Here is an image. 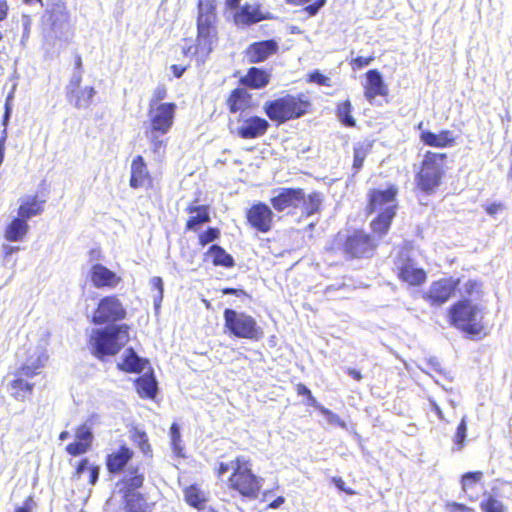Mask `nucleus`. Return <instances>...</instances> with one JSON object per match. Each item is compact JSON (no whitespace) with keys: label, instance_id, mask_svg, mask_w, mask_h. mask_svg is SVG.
I'll return each instance as SVG.
<instances>
[{"label":"nucleus","instance_id":"nucleus-1","mask_svg":"<svg viewBox=\"0 0 512 512\" xmlns=\"http://www.w3.org/2000/svg\"><path fill=\"white\" fill-rule=\"evenodd\" d=\"M134 455V450L126 443H122L105 455L104 464L109 475L123 474V477L118 481V485L120 486L125 512H149L142 505L145 502L144 495L137 492L144 486L145 474L139 465L128 467Z\"/></svg>","mask_w":512,"mask_h":512},{"label":"nucleus","instance_id":"nucleus-2","mask_svg":"<svg viewBox=\"0 0 512 512\" xmlns=\"http://www.w3.org/2000/svg\"><path fill=\"white\" fill-rule=\"evenodd\" d=\"M482 295V283L469 279L463 285V297L452 303L446 312L450 326L469 338L486 335L483 308L473 302L480 299Z\"/></svg>","mask_w":512,"mask_h":512},{"label":"nucleus","instance_id":"nucleus-3","mask_svg":"<svg viewBox=\"0 0 512 512\" xmlns=\"http://www.w3.org/2000/svg\"><path fill=\"white\" fill-rule=\"evenodd\" d=\"M218 22L216 0H197L195 43L183 46L182 54L205 62L218 42Z\"/></svg>","mask_w":512,"mask_h":512},{"label":"nucleus","instance_id":"nucleus-4","mask_svg":"<svg viewBox=\"0 0 512 512\" xmlns=\"http://www.w3.org/2000/svg\"><path fill=\"white\" fill-rule=\"evenodd\" d=\"M398 192V187L395 184H390L385 189L372 188L367 193L365 211L367 214L376 213L369 226L373 235L378 239L389 233L397 215Z\"/></svg>","mask_w":512,"mask_h":512},{"label":"nucleus","instance_id":"nucleus-5","mask_svg":"<svg viewBox=\"0 0 512 512\" xmlns=\"http://www.w3.org/2000/svg\"><path fill=\"white\" fill-rule=\"evenodd\" d=\"M263 112L276 126L289 121L297 120L312 110V101L306 93H285L276 98L267 100L263 104Z\"/></svg>","mask_w":512,"mask_h":512},{"label":"nucleus","instance_id":"nucleus-6","mask_svg":"<svg viewBox=\"0 0 512 512\" xmlns=\"http://www.w3.org/2000/svg\"><path fill=\"white\" fill-rule=\"evenodd\" d=\"M230 467L231 473L226 484L229 492L245 501L258 499L263 486V478L253 471L251 460L237 456L230 462Z\"/></svg>","mask_w":512,"mask_h":512},{"label":"nucleus","instance_id":"nucleus-7","mask_svg":"<svg viewBox=\"0 0 512 512\" xmlns=\"http://www.w3.org/2000/svg\"><path fill=\"white\" fill-rule=\"evenodd\" d=\"M129 331L125 323L92 330L88 338L91 353L98 359L116 355L128 343Z\"/></svg>","mask_w":512,"mask_h":512},{"label":"nucleus","instance_id":"nucleus-8","mask_svg":"<svg viewBox=\"0 0 512 512\" xmlns=\"http://www.w3.org/2000/svg\"><path fill=\"white\" fill-rule=\"evenodd\" d=\"M447 154L426 151L415 173V187L420 192L431 195L442 185L446 175Z\"/></svg>","mask_w":512,"mask_h":512},{"label":"nucleus","instance_id":"nucleus-9","mask_svg":"<svg viewBox=\"0 0 512 512\" xmlns=\"http://www.w3.org/2000/svg\"><path fill=\"white\" fill-rule=\"evenodd\" d=\"M43 368L44 359L41 355L28 357L25 363L10 374L11 379L8 384L10 396L21 402L30 399L35 388L32 380L42 373Z\"/></svg>","mask_w":512,"mask_h":512},{"label":"nucleus","instance_id":"nucleus-10","mask_svg":"<svg viewBox=\"0 0 512 512\" xmlns=\"http://www.w3.org/2000/svg\"><path fill=\"white\" fill-rule=\"evenodd\" d=\"M223 317L225 331L236 338L260 341L264 337V331L257 320L245 312L226 308Z\"/></svg>","mask_w":512,"mask_h":512},{"label":"nucleus","instance_id":"nucleus-11","mask_svg":"<svg viewBox=\"0 0 512 512\" xmlns=\"http://www.w3.org/2000/svg\"><path fill=\"white\" fill-rule=\"evenodd\" d=\"M376 236L363 229H354L348 234L342 244L341 251L349 260L372 258L377 250Z\"/></svg>","mask_w":512,"mask_h":512},{"label":"nucleus","instance_id":"nucleus-12","mask_svg":"<svg viewBox=\"0 0 512 512\" xmlns=\"http://www.w3.org/2000/svg\"><path fill=\"white\" fill-rule=\"evenodd\" d=\"M127 317V309L117 294H109L100 298L90 322L94 325L113 324Z\"/></svg>","mask_w":512,"mask_h":512},{"label":"nucleus","instance_id":"nucleus-13","mask_svg":"<svg viewBox=\"0 0 512 512\" xmlns=\"http://www.w3.org/2000/svg\"><path fill=\"white\" fill-rule=\"evenodd\" d=\"M459 285V278L444 277L434 280L430 284L429 288L422 293V298L430 306L440 307L455 295Z\"/></svg>","mask_w":512,"mask_h":512},{"label":"nucleus","instance_id":"nucleus-14","mask_svg":"<svg viewBox=\"0 0 512 512\" xmlns=\"http://www.w3.org/2000/svg\"><path fill=\"white\" fill-rule=\"evenodd\" d=\"M177 105L174 102H165L157 106L149 104V129L147 133L167 134L174 124Z\"/></svg>","mask_w":512,"mask_h":512},{"label":"nucleus","instance_id":"nucleus-15","mask_svg":"<svg viewBox=\"0 0 512 512\" xmlns=\"http://www.w3.org/2000/svg\"><path fill=\"white\" fill-rule=\"evenodd\" d=\"M247 224L257 232L268 233L274 225V213L264 202L252 204L245 213Z\"/></svg>","mask_w":512,"mask_h":512},{"label":"nucleus","instance_id":"nucleus-16","mask_svg":"<svg viewBox=\"0 0 512 512\" xmlns=\"http://www.w3.org/2000/svg\"><path fill=\"white\" fill-rule=\"evenodd\" d=\"M398 279L411 287H420L427 281V272L417 267L415 261L408 257H398L396 265Z\"/></svg>","mask_w":512,"mask_h":512},{"label":"nucleus","instance_id":"nucleus-17","mask_svg":"<svg viewBox=\"0 0 512 512\" xmlns=\"http://www.w3.org/2000/svg\"><path fill=\"white\" fill-rule=\"evenodd\" d=\"M269 119L259 115H252L243 118L240 125L236 128L235 134L246 140L257 139L263 137L270 128Z\"/></svg>","mask_w":512,"mask_h":512},{"label":"nucleus","instance_id":"nucleus-18","mask_svg":"<svg viewBox=\"0 0 512 512\" xmlns=\"http://www.w3.org/2000/svg\"><path fill=\"white\" fill-rule=\"evenodd\" d=\"M301 200H303V188L283 187L271 197L270 203L275 211L284 212L298 209Z\"/></svg>","mask_w":512,"mask_h":512},{"label":"nucleus","instance_id":"nucleus-19","mask_svg":"<svg viewBox=\"0 0 512 512\" xmlns=\"http://www.w3.org/2000/svg\"><path fill=\"white\" fill-rule=\"evenodd\" d=\"M422 127L423 122H420L417 125V129L420 130L419 140L423 145L433 148H449L456 144L457 136L454 135L453 131L443 129L435 133L422 129Z\"/></svg>","mask_w":512,"mask_h":512},{"label":"nucleus","instance_id":"nucleus-20","mask_svg":"<svg viewBox=\"0 0 512 512\" xmlns=\"http://www.w3.org/2000/svg\"><path fill=\"white\" fill-rule=\"evenodd\" d=\"M279 50L278 43L274 39L251 43L245 50V57L249 63H261Z\"/></svg>","mask_w":512,"mask_h":512},{"label":"nucleus","instance_id":"nucleus-21","mask_svg":"<svg viewBox=\"0 0 512 512\" xmlns=\"http://www.w3.org/2000/svg\"><path fill=\"white\" fill-rule=\"evenodd\" d=\"M225 104L232 114L243 113L254 108L253 96L245 87L233 89L227 96Z\"/></svg>","mask_w":512,"mask_h":512},{"label":"nucleus","instance_id":"nucleus-22","mask_svg":"<svg viewBox=\"0 0 512 512\" xmlns=\"http://www.w3.org/2000/svg\"><path fill=\"white\" fill-rule=\"evenodd\" d=\"M90 280L95 288L114 289L121 283L122 278L106 266L94 264L90 270Z\"/></svg>","mask_w":512,"mask_h":512},{"label":"nucleus","instance_id":"nucleus-23","mask_svg":"<svg viewBox=\"0 0 512 512\" xmlns=\"http://www.w3.org/2000/svg\"><path fill=\"white\" fill-rule=\"evenodd\" d=\"M94 435L91 428L85 424L76 428L75 440L69 443L65 450L66 452L75 457L87 453L93 444Z\"/></svg>","mask_w":512,"mask_h":512},{"label":"nucleus","instance_id":"nucleus-24","mask_svg":"<svg viewBox=\"0 0 512 512\" xmlns=\"http://www.w3.org/2000/svg\"><path fill=\"white\" fill-rule=\"evenodd\" d=\"M365 77L363 92L367 101L372 102L378 96L386 97L388 95L387 85L377 69L368 70Z\"/></svg>","mask_w":512,"mask_h":512},{"label":"nucleus","instance_id":"nucleus-25","mask_svg":"<svg viewBox=\"0 0 512 512\" xmlns=\"http://www.w3.org/2000/svg\"><path fill=\"white\" fill-rule=\"evenodd\" d=\"M153 178L148 170L147 164L141 155H137L131 162L129 185L133 189L148 186L151 187Z\"/></svg>","mask_w":512,"mask_h":512},{"label":"nucleus","instance_id":"nucleus-26","mask_svg":"<svg viewBox=\"0 0 512 512\" xmlns=\"http://www.w3.org/2000/svg\"><path fill=\"white\" fill-rule=\"evenodd\" d=\"M81 77L76 76L71 79L67 86V96L77 108H84L90 105L95 94L93 87H80Z\"/></svg>","mask_w":512,"mask_h":512},{"label":"nucleus","instance_id":"nucleus-27","mask_svg":"<svg viewBox=\"0 0 512 512\" xmlns=\"http://www.w3.org/2000/svg\"><path fill=\"white\" fill-rule=\"evenodd\" d=\"M69 12L64 0H49L42 16L43 21L54 28L63 22H66Z\"/></svg>","mask_w":512,"mask_h":512},{"label":"nucleus","instance_id":"nucleus-28","mask_svg":"<svg viewBox=\"0 0 512 512\" xmlns=\"http://www.w3.org/2000/svg\"><path fill=\"white\" fill-rule=\"evenodd\" d=\"M260 5L244 4L233 15V19L238 26H250L267 19Z\"/></svg>","mask_w":512,"mask_h":512},{"label":"nucleus","instance_id":"nucleus-29","mask_svg":"<svg viewBox=\"0 0 512 512\" xmlns=\"http://www.w3.org/2000/svg\"><path fill=\"white\" fill-rule=\"evenodd\" d=\"M271 80V74L258 67H250L246 74L240 78V84L249 89L259 90L265 88Z\"/></svg>","mask_w":512,"mask_h":512},{"label":"nucleus","instance_id":"nucleus-30","mask_svg":"<svg viewBox=\"0 0 512 512\" xmlns=\"http://www.w3.org/2000/svg\"><path fill=\"white\" fill-rule=\"evenodd\" d=\"M186 212L190 214L185 222V230L196 232L199 226L210 222V209L208 205H188Z\"/></svg>","mask_w":512,"mask_h":512},{"label":"nucleus","instance_id":"nucleus-31","mask_svg":"<svg viewBox=\"0 0 512 512\" xmlns=\"http://www.w3.org/2000/svg\"><path fill=\"white\" fill-rule=\"evenodd\" d=\"M483 479V472L473 471L467 472L461 476V488L467 498L475 502L479 499V488H483L481 481Z\"/></svg>","mask_w":512,"mask_h":512},{"label":"nucleus","instance_id":"nucleus-32","mask_svg":"<svg viewBox=\"0 0 512 512\" xmlns=\"http://www.w3.org/2000/svg\"><path fill=\"white\" fill-rule=\"evenodd\" d=\"M204 260H209L214 266L232 268L235 260L222 246L212 244L204 253Z\"/></svg>","mask_w":512,"mask_h":512},{"label":"nucleus","instance_id":"nucleus-33","mask_svg":"<svg viewBox=\"0 0 512 512\" xmlns=\"http://www.w3.org/2000/svg\"><path fill=\"white\" fill-rule=\"evenodd\" d=\"M134 386L139 397L142 399H154L158 392V384L153 372L145 373L138 377Z\"/></svg>","mask_w":512,"mask_h":512},{"label":"nucleus","instance_id":"nucleus-34","mask_svg":"<svg viewBox=\"0 0 512 512\" xmlns=\"http://www.w3.org/2000/svg\"><path fill=\"white\" fill-rule=\"evenodd\" d=\"M28 231L29 225L27 220L18 215L6 226L4 237L8 241L17 242L23 240Z\"/></svg>","mask_w":512,"mask_h":512},{"label":"nucleus","instance_id":"nucleus-35","mask_svg":"<svg viewBox=\"0 0 512 512\" xmlns=\"http://www.w3.org/2000/svg\"><path fill=\"white\" fill-rule=\"evenodd\" d=\"M146 362V360L136 354L133 348H128L124 353L122 361L117 364V368L126 373H140Z\"/></svg>","mask_w":512,"mask_h":512},{"label":"nucleus","instance_id":"nucleus-36","mask_svg":"<svg viewBox=\"0 0 512 512\" xmlns=\"http://www.w3.org/2000/svg\"><path fill=\"white\" fill-rule=\"evenodd\" d=\"M184 501L194 509H199L208 503L207 493L198 484H191L183 489Z\"/></svg>","mask_w":512,"mask_h":512},{"label":"nucleus","instance_id":"nucleus-37","mask_svg":"<svg viewBox=\"0 0 512 512\" xmlns=\"http://www.w3.org/2000/svg\"><path fill=\"white\" fill-rule=\"evenodd\" d=\"M44 203L45 200L39 199L36 195L27 197L21 202L18 208V215L28 221L31 217L43 212Z\"/></svg>","mask_w":512,"mask_h":512},{"label":"nucleus","instance_id":"nucleus-38","mask_svg":"<svg viewBox=\"0 0 512 512\" xmlns=\"http://www.w3.org/2000/svg\"><path fill=\"white\" fill-rule=\"evenodd\" d=\"M84 472H88V484L94 486L99 479L100 466L91 464L88 458H82L74 469L73 479L80 480Z\"/></svg>","mask_w":512,"mask_h":512},{"label":"nucleus","instance_id":"nucleus-39","mask_svg":"<svg viewBox=\"0 0 512 512\" xmlns=\"http://www.w3.org/2000/svg\"><path fill=\"white\" fill-rule=\"evenodd\" d=\"M373 143L372 140H365L353 146V175H356L363 168L365 159L373 148Z\"/></svg>","mask_w":512,"mask_h":512},{"label":"nucleus","instance_id":"nucleus-40","mask_svg":"<svg viewBox=\"0 0 512 512\" xmlns=\"http://www.w3.org/2000/svg\"><path fill=\"white\" fill-rule=\"evenodd\" d=\"M130 440L139 449L144 457H153V448L149 441V437L144 430H140L137 427H132L130 429Z\"/></svg>","mask_w":512,"mask_h":512},{"label":"nucleus","instance_id":"nucleus-41","mask_svg":"<svg viewBox=\"0 0 512 512\" xmlns=\"http://www.w3.org/2000/svg\"><path fill=\"white\" fill-rule=\"evenodd\" d=\"M322 195L318 191H313L309 194H305L303 190V200L300 202L302 212L305 216L309 217L318 213L321 209Z\"/></svg>","mask_w":512,"mask_h":512},{"label":"nucleus","instance_id":"nucleus-42","mask_svg":"<svg viewBox=\"0 0 512 512\" xmlns=\"http://www.w3.org/2000/svg\"><path fill=\"white\" fill-rule=\"evenodd\" d=\"M353 106L349 99L337 103L335 113L340 123L345 127H355L356 120L352 116Z\"/></svg>","mask_w":512,"mask_h":512},{"label":"nucleus","instance_id":"nucleus-43","mask_svg":"<svg viewBox=\"0 0 512 512\" xmlns=\"http://www.w3.org/2000/svg\"><path fill=\"white\" fill-rule=\"evenodd\" d=\"M480 508L483 512H507L506 506L491 494L481 501Z\"/></svg>","mask_w":512,"mask_h":512},{"label":"nucleus","instance_id":"nucleus-44","mask_svg":"<svg viewBox=\"0 0 512 512\" xmlns=\"http://www.w3.org/2000/svg\"><path fill=\"white\" fill-rule=\"evenodd\" d=\"M221 231L218 227H208L206 230L198 234V245L205 247L220 238Z\"/></svg>","mask_w":512,"mask_h":512},{"label":"nucleus","instance_id":"nucleus-45","mask_svg":"<svg viewBox=\"0 0 512 512\" xmlns=\"http://www.w3.org/2000/svg\"><path fill=\"white\" fill-rule=\"evenodd\" d=\"M316 409L326 418L328 423L335 426H339L341 428H345V422L336 413L332 412L331 410L325 408L322 405L316 406Z\"/></svg>","mask_w":512,"mask_h":512},{"label":"nucleus","instance_id":"nucleus-46","mask_svg":"<svg viewBox=\"0 0 512 512\" xmlns=\"http://www.w3.org/2000/svg\"><path fill=\"white\" fill-rule=\"evenodd\" d=\"M466 433H467V423L466 418L463 417L461 421L459 422L455 435H454V442L457 446V449H462L464 447L465 439H466Z\"/></svg>","mask_w":512,"mask_h":512},{"label":"nucleus","instance_id":"nucleus-47","mask_svg":"<svg viewBox=\"0 0 512 512\" xmlns=\"http://www.w3.org/2000/svg\"><path fill=\"white\" fill-rule=\"evenodd\" d=\"M170 438H171V445L173 450L180 454L182 450L181 446V433L179 426L176 423H172L170 426Z\"/></svg>","mask_w":512,"mask_h":512},{"label":"nucleus","instance_id":"nucleus-48","mask_svg":"<svg viewBox=\"0 0 512 512\" xmlns=\"http://www.w3.org/2000/svg\"><path fill=\"white\" fill-rule=\"evenodd\" d=\"M296 393L298 396L305 397L307 399V404L316 408L320 404L317 403L315 397L313 396L311 390L303 383H298L295 386Z\"/></svg>","mask_w":512,"mask_h":512},{"label":"nucleus","instance_id":"nucleus-49","mask_svg":"<svg viewBox=\"0 0 512 512\" xmlns=\"http://www.w3.org/2000/svg\"><path fill=\"white\" fill-rule=\"evenodd\" d=\"M375 60V55L372 53L371 55L364 57V56H357L353 58L350 61V66L352 70H359L362 69L368 65H370Z\"/></svg>","mask_w":512,"mask_h":512},{"label":"nucleus","instance_id":"nucleus-50","mask_svg":"<svg viewBox=\"0 0 512 512\" xmlns=\"http://www.w3.org/2000/svg\"><path fill=\"white\" fill-rule=\"evenodd\" d=\"M307 81L316 83L321 86H326V87L332 86L330 78L325 76L318 70H315V71L311 72L310 74H308Z\"/></svg>","mask_w":512,"mask_h":512},{"label":"nucleus","instance_id":"nucleus-51","mask_svg":"<svg viewBox=\"0 0 512 512\" xmlns=\"http://www.w3.org/2000/svg\"><path fill=\"white\" fill-rule=\"evenodd\" d=\"M150 136L151 150L155 154L163 153L166 148V141L159 139L162 134L147 133Z\"/></svg>","mask_w":512,"mask_h":512},{"label":"nucleus","instance_id":"nucleus-52","mask_svg":"<svg viewBox=\"0 0 512 512\" xmlns=\"http://www.w3.org/2000/svg\"><path fill=\"white\" fill-rule=\"evenodd\" d=\"M327 0H315L313 3L306 5L303 11L309 16L313 17L326 5Z\"/></svg>","mask_w":512,"mask_h":512},{"label":"nucleus","instance_id":"nucleus-53","mask_svg":"<svg viewBox=\"0 0 512 512\" xmlns=\"http://www.w3.org/2000/svg\"><path fill=\"white\" fill-rule=\"evenodd\" d=\"M445 507L449 512H475L473 508L455 501L446 502Z\"/></svg>","mask_w":512,"mask_h":512},{"label":"nucleus","instance_id":"nucleus-54","mask_svg":"<svg viewBox=\"0 0 512 512\" xmlns=\"http://www.w3.org/2000/svg\"><path fill=\"white\" fill-rule=\"evenodd\" d=\"M167 96V89L164 85L157 86L153 91V96L150 101V104H153V106L159 105L160 101L165 99Z\"/></svg>","mask_w":512,"mask_h":512},{"label":"nucleus","instance_id":"nucleus-55","mask_svg":"<svg viewBox=\"0 0 512 512\" xmlns=\"http://www.w3.org/2000/svg\"><path fill=\"white\" fill-rule=\"evenodd\" d=\"M505 208L506 206L502 202L489 203L484 206L485 212L492 217H495L497 214L505 210Z\"/></svg>","mask_w":512,"mask_h":512},{"label":"nucleus","instance_id":"nucleus-56","mask_svg":"<svg viewBox=\"0 0 512 512\" xmlns=\"http://www.w3.org/2000/svg\"><path fill=\"white\" fill-rule=\"evenodd\" d=\"M151 286L157 291V299L161 301L163 299L164 287L161 277L155 276L151 279Z\"/></svg>","mask_w":512,"mask_h":512},{"label":"nucleus","instance_id":"nucleus-57","mask_svg":"<svg viewBox=\"0 0 512 512\" xmlns=\"http://www.w3.org/2000/svg\"><path fill=\"white\" fill-rule=\"evenodd\" d=\"M35 502L32 496H28L23 501V505L16 507L13 512H32Z\"/></svg>","mask_w":512,"mask_h":512},{"label":"nucleus","instance_id":"nucleus-58","mask_svg":"<svg viewBox=\"0 0 512 512\" xmlns=\"http://www.w3.org/2000/svg\"><path fill=\"white\" fill-rule=\"evenodd\" d=\"M223 295H234L236 297H249L247 292L242 288H230L226 287L221 290Z\"/></svg>","mask_w":512,"mask_h":512},{"label":"nucleus","instance_id":"nucleus-59","mask_svg":"<svg viewBox=\"0 0 512 512\" xmlns=\"http://www.w3.org/2000/svg\"><path fill=\"white\" fill-rule=\"evenodd\" d=\"M332 482L340 491L345 492L347 495H353L355 493L351 488L346 487L341 477H333Z\"/></svg>","mask_w":512,"mask_h":512},{"label":"nucleus","instance_id":"nucleus-60","mask_svg":"<svg viewBox=\"0 0 512 512\" xmlns=\"http://www.w3.org/2000/svg\"><path fill=\"white\" fill-rule=\"evenodd\" d=\"M9 5L6 0H0V22L8 16Z\"/></svg>","mask_w":512,"mask_h":512},{"label":"nucleus","instance_id":"nucleus-61","mask_svg":"<svg viewBox=\"0 0 512 512\" xmlns=\"http://www.w3.org/2000/svg\"><path fill=\"white\" fill-rule=\"evenodd\" d=\"M173 75L177 78H180L183 73L186 71V67L185 66H180V65H177V64H173L171 67H170Z\"/></svg>","mask_w":512,"mask_h":512},{"label":"nucleus","instance_id":"nucleus-62","mask_svg":"<svg viewBox=\"0 0 512 512\" xmlns=\"http://www.w3.org/2000/svg\"><path fill=\"white\" fill-rule=\"evenodd\" d=\"M346 373L356 381H361L363 379L361 372L355 368H347Z\"/></svg>","mask_w":512,"mask_h":512},{"label":"nucleus","instance_id":"nucleus-63","mask_svg":"<svg viewBox=\"0 0 512 512\" xmlns=\"http://www.w3.org/2000/svg\"><path fill=\"white\" fill-rule=\"evenodd\" d=\"M285 503V498L283 496L276 497L273 501H271L267 507L271 509L279 508L281 505Z\"/></svg>","mask_w":512,"mask_h":512},{"label":"nucleus","instance_id":"nucleus-64","mask_svg":"<svg viewBox=\"0 0 512 512\" xmlns=\"http://www.w3.org/2000/svg\"><path fill=\"white\" fill-rule=\"evenodd\" d=\"M197 512H219L216 507L212 505H208V503L201 506V508L197 509Z\"/></svg>","mask_w":512,"mask_h":512}]
</instances>
